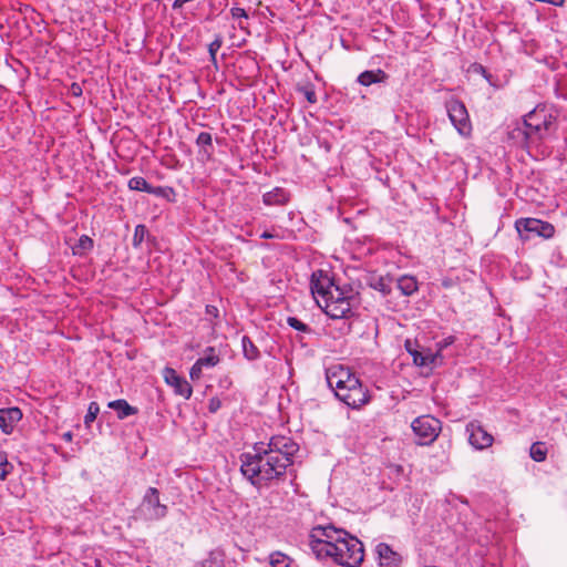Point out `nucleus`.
<instances>
[{
  "mask_svg": "<svg viewBox=\"0 0 567 567\" xmlns=\"http://www.w3.org/2000/svg\"><path fill=\"white\" fill-rule=\"evenodd\" d=\"M388 79H389L388 73H385L381 69H375V70H367V71L361 72L357 78V82L360 85L370 86L372 84L384 83V82H386Z\"/></svg>",
  "mask_w": 567,
  "mask_h": 567,
  "instance_id": "obj_16",
  "label": "nucleus"
},
{
  "mask_svg": "<svg viewBox=\"0 0 567 567\" xmlns=\"http://www.w3.org/2000/svg\"><path fill=\"white\" fill-rule=\"evenodd\" d=\"M230 14L234 19H240V18L248 19V14H247L246 10L243 8H239V7H233L230 9Z\"/></svg>",
  "mask_w": 567,
  "mask_h": 567,
  "instance_id": "obj_39",
  "label": "nucleus"
},
{
  "mask_svg": "<svg viewBox=\"0 0 567 567\" xmlns=\"http://www.w3.org/2000/svg\"><path fill=\"white\" fill-rule=\"evenodd\" d=\"M223 45V38L221 35H216V38L214 39V41H212L208 45V52H209V55H210V61L216 63V54L218 52V50L221 48Z\"/></svg>",
  "mask_w": 567,
  "mask_h": 567,
  "instance_id": "obj_34",
  "label": "nucleus"
},
{
  "mask_svg": "<svg viewBox=\"0 0 567 567\" xmlns=\"http://www.w3.org/2000/svg\"><path fill=\"white\" fill-rule=\"evenodd\" d=\"M107 406L116 412L120 420L135 415L138 412L137 408L130 405L124 399L111 401L109 402Z\"/></svg>",
  "mask_w": 567,
  "mask_h": 567,
  "instance_id": "obj_19",
  "label": "nucleus"
},
{
  "mask_svg": "<svg viewBox=\"0 0 567 567\" xmlns=\"http://www.w3.org/2000/svg\"><path fill=\"white\" fill-rule=\"evenodd\" d=\"M291 199V193L284 187H275L262 195V203L266 206H284Z\"/></svg>",
  "mask_w": 567,
  "mask_h": 567,
  "instance_id": "obj_14",
  "label": "nucleus"
},
{
  "mask_svg": "<svg viewBox=\"0 0 567 567\" xmlns=\"http://www.w3.org/2000/svg\"><path fill=\"white\" fill-rule=\"evenodd\" d=\"M87 150H83V153L86 154L89 157L93 158V143L86 144Z\"/></svg>",
  "mask_w": 567,
  "mask_h": 567,
  "instance_id": "obj_46",
  "label": "nucleus"
},
{
  "mask_svg": "<svg viewBox=\"0 0 567 567\" xmlns=\"http://www.w3.org/2000/svg\"><path fill=\"white\" fill-rule=\"evenodd\" d=\"M396 287L403 296H412L417 290V281L413 276L403 275L396 279Z\"/></svg>",
  "mask_w": 567,
  "mask_h": 567,
  "instance_id": "obj_20",
  "label": "nucleus"
},
{
  "mask_svg": "<svg viewBox=\"0 0 567 567\" xmlns=\"http://www.w3.org/2000/svg\"><path fill=\"white\" fill-rule=\"evenodd\" d=\"M529 456L535 462H543L547 456V447L544 442H535L529 449Z\"/></svg>",
  "mask_w": 567,
  "mask_h": 567,
  "instance_id": "obj_27",
  "label": "nucleus"
},
{
  "mask_svg": "<svg viewBox=\"0 0 567 567\" xmlns=\"http://www.w3.org/2000/svg\"><path fill=\"white\" fill-rule=\"evenodd\" d=\"M476 69L487 80V82L491 85L496 86V84L493 82V75L491 73H488L487 70L483 65H477Z\"/></svg>",
  "mask_w": 567,
  "mask_h": 567,
  "instance_id": "obj_41",
  "label": "nucleus"
},
{
  "mask_svg": "<svg viewBox=\"0 0 567 567\" xmlns=\"http://www.w3.org/2000/svg\"><path fill=\"white\" fill-rule=\"evenodd\" d=\"M333 549L332 555L329 557L336 564L343 567H359L364 558L363 544L354 536L348 533V536L339 542L336 547H329Z\"/></svg>",
  "mask_w": 567,
  "mask_h": 567,
  "instance_id": "obj_6",
  "label": "nucleus"
},
{
  "mask_svg": "<svg viewBox=\"0 0 567 567\" xmlns=\"http://www.w3.org/2000/svg\"><path fill=\"white\" fill-rule=\"evenodd\" d=\"M559 110L549 103H539L523 117L534 140H544L557 127Z\"/></svg>",
  "mask_w": 567,
  "mask_h": 567,
  "instance_id": "obj_4",
  "label": "nucleus"
},
{
  "mask_svg": "<svg viewBox=\"0 0 567 567\" xmlns=\"http://www.w3.org/2000/svg\"><path fill=\"white\" fill-rule=\"evenodd\" d=\"M375 553L381 566H398L401 560L399 554L385 543L378 544Z\"/></svg>",
  "mask_w": 567,
  "mask_h": 567,
  "instance_id": "obj_17",
  "label": "nucleus"
},
{
  "mask_svg": "<svg viewBox=\"0 0 567 567\" xmlns=\"http://www.w3.org/2000/svg\"><path fill=\"white\" fill-rule=\"evenodd\" d=\"M287 324L299 331V332H302V333H307V334H310L313 332V330L308 326L306 324L305 322H302L300 319H298L297 317H288L287 318Z\"/></svg>",
  "mask_w": 567,
  "mask_h": 567,
  "instance_id": "obj_32",
  "label": "nucleus"
},
{
  "mask_svg": "<svg viewBox=\"0 0 567 567\" xmlns=\"http://www.w3.org/2000/svg\"><path fill=\"white\" fill-rule=\"evenodd\" d=\"M206 313H207V315H210V316H215V317H217V315H218V309H217L215 306H210V305H208V306H206Z\"/></svg>",
  "mask_w": 567,
  "mask_h": 567,
  "instance_id": "obj_44",
  "label": "nucleus"
},
{
  "mask_svg": "<svg viewBox=\"0 0 567 567\" xmlns=\"http://www.w3.org/2000/svg\"><path fill=\"white\" fill-rule=\"evenodd\" d=\"M70 92L73 96H81L82 95V87L79 83H72L70 86Z\"/></svg>",
  "mask_w": 567,
  "mask_h": 567,
  "instance_id": "obj_42",
  "label": "nucleus"
},
{
  "mask_svg": "<svg viewBox=\"0 0 567 567\" xmlns=\"http://www.w3.org/2000/svg\"><path fill=\"white\" fill-rule=\"evenodd\" d=\"M80 509L83 511V512H91V509L89 508V504L87 503H84V504L80 505Z\"/></svg>",
  "mask_w": 567,
  "mask_h": 567,
  "instance_id": "obj_49",
  "label": "nucleus"
},
{
  "mask_svg": "<svg viewBox=\"0 0 567 567\" xmlns=\"http://www.w3.org/2000/svg\"><path fill=\"white\" fill-rule=\"evenodd\" d=\"M326 151H330L329 144H326Z\"/></svg>",
  "mask_w": 567,
  "mask_h": 567,
  "instance_id": "obj_50",
  "label": "nucleus"
},
{
  "mask_svg": "<svg viewBox=\"0 0 567 567\" xmlns=\"http://www.w3.org/2000/svg\"><path fill=\"white\" fill-rule=\"evenodd\" d=\"M62 439L65 441V442H71L72 439H73V433L71 431H68V432H64L62 434Z\"/></svg>",
  "mask_w": 567,
  "mask_h": 567,
  "instance_id": "obj_47",
  "label": "nucleus"
},
{
  "mask_svg": "<svg viewBox=\"0 0 567 567\" xmlns=\"http://www.w3.org/2000/svg\"><path fill=\"white\" fill-rule=\"evenodd\" d=\"M409 353L413 357V362L419 367H431L435 365L437 361H442L443 357L439 352H431L430 350L423 352L417 350H411L408 346Z\"/></svg>",
  "mask_w": 567,
  "mask_h": 567,
  "instance_id": "obj_15",
  "label": "nucleus"
},
{
  "mask_svg": "<svg viewBox=\"0 0 567 567\" xmlns=\"http://www.w3.org/2000/svg\"><path fill=\"white\" fill-rule=\"evenodd\" d=\"M328 386L334 396L351 409H360L370 402L369 390L348 367L332 364L326 370Z\"/></svg>",
  "mask_w": 567,
  "mask_h": 567,
  "instance_id": "obj_3",
  "label": "nucleus"
},
{
  "mask_svg": "<svg viewBox=\"0 0 567 567\" xmlns=\"http://www.w3.org/2000/svg\"><path fill=\"white\" fill-rule=\"evenodd\" d=\"M127 186L131 190L145 192L147 194L151 193L152 188V185L142 176L130 178Z\"/></svg>",
  "mask_w": 567,
  "mask_h": 567,
  "instance_id": "obj_26",
  "label": "nucleus"
},
{
  "mask_svg": "<svg viewBox=\"0 0 567 567\" xmlns=\"http://www.w3.org/2000/svg\"><path fill=\"white\" fill-rule=\"evenodd\" d=\"M164 379L167 384L174 386L175 392L185 399L192 395L190 384L182 377H179L173 368H165L163 372Z\"/></svg>",
  "mask_w": 567,
  "mask_h": 567,
  "instance_id": "obj_12",
  "label": "nucleus"
},
{
  "mask_svg": "<svg viewBox=\"0 0 567 567\" xmlns=\"http://www.w3.org/2000/svg\"><path fill=\"white\" fill-rule=\"evenodd\" d=\"M243 354L248 361H256L260 358V351L248 336L241 338Z\"/></svg>",
  "mask_w": 567,
  "mask_h": 567,
  "instance_id": "obj_21",
  "label": "nucleus"
},
{
  "mask_svg": "<svg viewBox=\"0 0 567 567\" xmlns=\"http://www.w3.org/2000/svg\"><path fill=\"white\" fill-rule=\"evenodd\" d=\"M150 238L148 229L145 225L138 224L134 229V235L132 238V245L134 248H138L145 238Z\"/></svg>",
  "mask_w": 567,
  "mask_h": 567,
  "instance_id": "obj_28",
  "label": "nucleus"
},
{
  "mask_svg": "<svg viewBox=\"0 0 567 567\" xmlns=\"http://www.w3.org/2000/svg\"><path fill=\"white\" fill-rule=\"evenodd\" d=\"M310 288L318 306L331 319H343L351 313V290H344L336 285L327 271L312 272Z\"/></svg>",
  "mask_w": 567,
  "mask_h": 567,
  "instance_id": "obj_2",
  "label": "nucleus"
},
{
  "mask_svg": "<svg viewBox=\"0 0 567 567\" xmlns=\"http://www.w3.org/2000/svg\"><path fill=\"white\" fill-rule=\"evenodd\" d=\"M299 445L288 436L275 435L266 442H257L252 451L239 456L240 473L255 487L269 486L284 481Z\"/></svg>",
  "mask_w": 567,
  "mask_h": 567,
  "instance_id": "obj_1",
  "label": "nucleus"
},
{
  "mask_svg": "<svg viewBox=\"0 0 567 567\" xmlns=\"http://www.w3.org/2000/svg\"><path fill=\"white\" fill-rule=\"evenodd\" d=\"M168 513L167 505L161 503L159 491L148 487L135 509V517L145 522L161 520Z\"/></svg>",
  "mask_w": 567,
  "mask_h": 567,
  "instance_id": "obj_7",
  "label": "nucleus"
},
{
  "mask_svg": "<svg viewBox=\"0 0 567 567\" xmlns=\"http://www.w3.org/2000/svg\"><path fill=\"white\" fill-rule=\"evenodd\" d=\"M22 419V412L19 408L0 409V429L4 434H11Z\"/></svg>",
  "mask_w": 567,
  "mask_h": 567,
  "instance_id": "obj_13",
  "label": "nucleus"
},
{
  "mask_svg": "<svg viewBox=\"0 0 567 567\" xmlns=\"http://www.w3.org/2000/svg\"><path fill=\"white\" fill-rule=\"evenodd\" d=\"M346 536L348 532L344 529L318 525L310 530L308 545L317 559L326 560L333 551L329 547H336Z\"/></svg>",
  "mask_w": 567,
  "mask_h": 567,
  "instance_id": "obj_5",
  "label": "nucleus"
},
{
  "mask_svg": "<svg viewBox=\"0 0 567 567\" xmlns=\"http://www.w3.org/2000/svg\"><path fill=\"white\" fill-rule=\"evenodd\" d=\"M79 247L83 250H90L93 248V240L89 236L83 235L79 239Z\"/></svg>",
  "mask_w": 567,
  "mask_h": 567,
  "instance_id": "obj_37",
  "label": "nucleus"
},
{
  "mask_svg": "<svg viewBox=\"0 0 567 567\" xmlns=\"http://www.w3.org/2000/svg\"><path fill=\"white\" fill-rule=\"evenodd\" d=\"M13 471V465L8 461L7 453L0 451V480L4 481Z\"/></svg>",
  "mask_w": 567,
  "mask_h": 567,
  "instance_id": "obj_31",
  "label": "nucleus"
},
{
  "mask_svg": "<svg viewBox=\"0 0 567 567\" xmlns=\"http://www.w3.org/2000/svg\"><path fill=\"white\" fill-rule=\"evenodd\" d=\"M203 367L196 361L189 371V377L192 380H199L203 372Z\"/></svg>",
  "mask_w": 567,
  "mask_h": 567,
  "instance_id": "obj_36",
  "label": "nucleus"
},
{
  "mask_svg": "<svg viewBox=\"0 0 567 567\" xmlns=\"http://www.w3.org/2000/svg\"><path fill=\"white\" fill-rule=\"evenodd\" d=\"M150 194L156 197L165 198L169 202H173L175 197V190L169 186H152Z\"/></svg>",
  "mask_w": 567,
  "mask_h": 567,
  "instance_id": "obj_30",
  "label": "nucleus"
},
{
  "mask_svg": "<svg viewBox=\"0 0 567 567\" xmlns=\"http://www.w3.org/2000/svg\"><path fill=\"white\" fill-rule=\"evenodd\" d=\"M296 92L301 94L310 104H315L318 101L315 84L309 81L305 83H298L296 85Z\"/></svg>",
  "mask_w": 567,
  "mask_h": 567,
  "instance_id": "obj_24",
  "label": "nucleus"
},
{
  "mask_svg": "<svg viewBox=\"0 0 567 567\" xmlns=\"http://www.w3.org/2000/svg\"><path fill=\"white\" fill-rule=\"evenodd\" d=\"M278 237L277 235L268 231V230H265L261 235H260V238L262 239H271V238H276Z\"/></svg>",
  "mask_w": 567,
  "mask_h": 567,
  "instance_id": "obj_45",
  "label": "nucleus"
},
{
  "mask_svg": "<svg viewBox=\"0 0 567 567\" xmlns=\"http://www.w3.org/2000/svg\"><path fill=\"white\" fill-rule=\"evenodd\" d=\"M515 228L523 241L533 237L549 239L555 234V227L550 223L537 218H519L515 221Z\"/></svg>",
  "mask_w": 567,
  "mask_h": 567,
  "instance_id": "obj_8",
  "label": "nucleus"
},
{
  "mask_svg": "<svg viewBox=\"0 0 567 567\" xmlns=\"http://www.w3.org/2000/svg\"><path fill=\"white\" fill-rule=\"evenodd\" d=\"M269 564L272 567H290L291 559L281 551H275L269 555Z\"/></svg>",
  "mask_w": 567,
  "mask_h": 567,
  "instance_id": "obj_29",
  "label": "nucleus"
},
{
  "mask_svg": "<svg viewBox=\"0 0 567 567\" xmlns=\"http://www.w3.org/2000/svg\"><path fill=\"white\" fill-rule=\"evenodd\" d=\"M225 555L221 550H212L207 558L197 564L196 567H225Z\"/></svg>",
  "mask_w": 567,
  "mask_h": 567,
  "instance_id": "obj_22",
  "label": "nucleus"
},
{
  "mask_svg": "<svg viewBox=\"0 0 567 567\" xmlns=\"http://www.w3.org/2000/svg\"><path fill=\"white\" fill-rule=\"evenodd\" d=\"M221 408V401L217 396H213L208 401V411L216 413Z\"/></svg>",
  "mask_w": 567,
  "mask_h": 567,
  "instance_id": "obj_38",
  "label": "nucleus"
},
{
  "mask_svg": "<svg viewBox=\"0 0 567 567\" xmlns=\"http://www.w3.org/2000/svg\"><path fill=\"white\" fill-rule=\"evenodd\" d=\"M195 142H212V135L208 132H200Z\"/></svg>",
  "mask_w": 567,
  "mask_h": 567,
  "instance_id": "obj_43",
  "label": "nucleus"
},
{
  "mask_svg": "<svg viewBox=\"0 0 567 567\" xmlns=\"http://www.w3.org/2000/svg\"><path fill=\"white\" fill-rule=\"evenodd\" d=\"M199 145V156L202 159H204L205 157L209 158L210 156V152H209V148H212L213 144L210 143H207V144H198Z\"/></svg>",
  "mask_w": 567,
  "mask_h": 567,
  "instance_id": "obj_40",
  "label": "nucleus"
},
{
  "mask_svg": "<svg viewBox=\"0 0 567 567\" xmlns=\"http://www.w3.org/2000/svg\"><path fill=\"white\" fill-rule=\"evenodd\" d=\"M220 361L219 354H217L216 349L214 347H207L204 351V355L197 359V362L203 368H214Z\"/></svg>",
  "mask_w": 567,
  "mask_h": 567,
  "instance_id": "obj_23",
  "label": "nucleus"
},
{
  "mask_svg": "<svg viewBox=\"0 0 567 567\" xmlns=\"http://www.w3.org/2000/svg\"><path fill=\"white\" fill-rule=\"evenodd\" d=\"M507 137L511 142L534 141L523 120L508 125Z\"/></svg>",
  "mask_w": 567,
  "mask_h": 567,
  "instance_id": "obj_18",
  "label": "nucleus"
},
{
  "mask_svg": "<svg viewBox=\"0 0 567 567\" xmlns=\"http://www.w3.org/2000/svg\"><path fill=\"white\" fill-rule=\"evenodd\" d=\"M455 342V337L454 336H447L445 338H443L442 340L437 341L436 342V351L435 352H439L441 354V352L446 349L447 347L452 346L453 343Z\"/></svg>",
  "mask_w": 567,
  "mask_h": 567,
  "instance_id": "obj_35",
  "label": "nucleus"
},
{
  "mask_svg": "<svg viewBox=\"0 0 567 567\" xmlns=\"http://www.w3.org/2000/svg\"><path fill=\"white\" fill-rule=\"evenodd\" d=\"M100 412V406L96 402H91L87 408V412L84 416V423L85 425H90L92 422L95 421L97 414Z\"/></svg>",
  "mask_w": 567,
  "mask_h": 567,
  "instance_id": "obj_33",
  "label": "nucleus"
},
{
  "mask_svg": "<svg viewBox=\"0 0 567 567\" xmlns=\"http://www.w3.org/2000/svg\"><path fill=\"white\" fill-rule=\"evenodd\" d=\"M411 427L419 439L417 443L429 445L439 436L441 421L431 415H422L412 422Z\"/></svg>",
  "mask_w": 567,
  "mask_h": 567,
  "instance_id": "obj_9",
  "label": "nucleus"
},
{
  "mask_svg": "<svg viewBox=\"0 0 567 567\" xmlns=\"http://www.w3.org/2000/svg\"><path fill=\"white\" fill-rule=\"evenodd\" d=\"M392 279L390 277L379 276L372 279L370 286L382 292L384 296L389 295L392 290Z\"/></svg>",
  "mask_w": 567,
  "mask_h": 567,
  "instance_id": "obj_25",
  "label": "nucleus"
},
{
  "mask_svg": "<svg viewBox=\"0 0 567 567\" xmlns=\"http://www.w3.org/2000/svg\"><path fill=\"white\" fill-rule=\"evenodd\" d=\"M468 433V442L475 450H484L489 447L494 437L488 433L478 421H472L466 425Z\"/></svg>",
  "mask_w": 567,
  "mask_h": 567,
  "instance_id": "obj_11",
  "label": "nucleus"
},
{
  "mask_svg": "<svg viewBox=\"0 0 567 567\" xmlns=\"http://www.w3.org/2000/svg\"><path fill=\"white\" fill-rule=\"evenodd\" d=\"M526 146V150L528 153H532L536 147L539 146V144H532V143H528V144H524Z\"/></svg>",
  "mask_w": 567,
  "mask_h": 567,
  "instance_id": "obj_48",
  "label": "nucleus"
},
{
  "mask_svg": "<svg viewBox=\"0 0 567 567\" xmlns=\"http://www.w3.org/2000/svg\"><path fill=\"white\" fill-rule=\"evenodd\" d=\"M445 106L447 115L460 135L463 137L470 136L472 124L464 103L457 99H451Z\"/></svg>",
  "mask_w": 567,
  "mask_h": 567,
  "instance_id": "obj_10",
  "label": "nucleus"
}]
</instances>
